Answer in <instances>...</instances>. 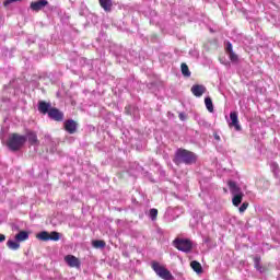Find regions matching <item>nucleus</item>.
I'll use <instances>...</instances> for the list:
<instances>
[{
    "label": "nucleus",
    "mask_w": 280,
    "mask_h": 280,
    "mask_svg": "<svg viewBox=\"0 0 280 280\" xmlns=\"http://www.w3.org/2000/svg\"><path fill=\"white\" fill-rule=\"evenodd\" d=\"M196 161H198V156L196 155V153L191 151H188L186 149H178L175 152V158H174L175 165H182V163H184V165H194Z\"/></svg>",
    "instance_id": "nucleus-1"
},
{
    "label": "nucleus",
    "mask_w": 280,
    "mask_h": 280,
    "mask_svg": "<svg viewBox=\"0 0 280 280\" xmlns=\"http://www.w3.org/2000/svg\"><path fill=\"white\" fill-rule=\"evenodd\" d=\"M27 141V137L21 136L19 133H12L9 137V140L7 142V145L11 152H19L23 145H25V142Z\"/></svg>",
    "instance_id": "nucleus-2"
},
{
    "label": "nucleus",
    "mask_w": 280,
    "mask_h": 280,
    "mask_svg": "<svg viewBox=\"0 0 280 280\" xmlns=\"http://www.w3.org/2000/svg\"><path fill=\"white\" fill-rule=\"evenodd\" d=\"M230 191L232 194V203L234 207H240L242 205V200L244 199V192L242 188L237 186L235 182H229Z\"/></svg>",
    "instance_id": "nucleus-3"
},
{
    "label": "nucleus",
    "mask_w": 280,
    "mask_h": 280,
    "mask_svg": "<svg viewBox=\"0 0 280 280\" xmlns=\"http://www.w3.org/2000/svg\"><path fill=\"white\" fill-rule=\"evenodd\" d=\"M152 269L154 270L155 275H158V277H160V279L163 280H174V276L172 275V271L168 270L167 268H165V266L153 261L151 264Z\"/></svg>",
    "instance_id": "nucleus-4"
},
{
    "label": "nucleus",
    "mask_w": 280,
    "mask_h": 280,
    "mask_svg": "<svg viewBox=\"0 0 280 280\" xmlns=\"http://www.w3.org/2000/svg\"><path fill=\"white\" fill-rule=\"evenodd\" d=\"M173 244L175 248L182 253H191V249L194 248V243L187 238H176Z\"/></svg>",
    "instance_id": "nucleus-5"
},
{
    "label": "nucleus",
    "mask_w": 280,
    "mask_h": 280,
    "mask_svg": "<svg viewBox=\"0 0 280 280\" xmlns=\"http://www.w3.org/2000/svg\"><path fill=\"white\" fill-rule=\"evenodd\" d=\"M37 240H40L42 242H58L60 240V233L52 231L47 232L43 231L37 234Z\"/></svg>",
    "instance_id": "nucleus-6"
},
{
    "label": "nucleus",
    "mask_w": 280,
    "mask_h": 280,
    "mask_svg": "<svg viewBox=\"0 0 280 280\" xmlns=\"http://www.w3.org/2000/svg\"><path fill=\"white\" fill-rule=\"evenodd\" d=\"M230 128H235L236 132L242 130V126L240 125V118L237 116V112L230 113V120H228Z\"/></svg>",
    "instance_id": "nucleus-7"
},
{
    "label": "nucleus",
    "mask_w": 280,
    "mask_h": 280,
    "mask_svg": "<svg viewBox=\"0 0 280 280\" xmlns=\"http://www.w3.org/2000/svg\"><path fill=\"white\" fill-rule=\"evenodd\" d=\"M49 119H52L54 121H62L65 119V114L60 112V109L56 107H51L48 112Z\"/></svg>",
    "instance_id": "nucleus-8"
},
{
    "label": "nucleus",
    "mask_w": 280,
    "mask_h": 280,
    "mask_svg": "<svg viewBox=\"0 0 280 280\" xmlns=\"http://www.w3.org/2000/svg\"><path fill=\"white\" fill-rule=\"evenodd\" d=\"M65 130L68 135H75L78 132V122L73 119H68L63 122Z\"/></svg>",
    "instance_id": "nucleus-9"
},
{
    "label": "nucleus",
    "mask_w": 280,
    "mask_h": 280,
    "mask_svg": "<svg viewBox=\"0 0 280 280\" xmlns=\"http://www.w3.org/2000/svg\"><path fill=\"white\" fill-rule=\"evenodd\" d=\"M65 261L70 268H80V266H82L80 259L73 255H67Z\"/></svg>",
    "instance_id": "nucleus-10"
},
{
    "label": "nucleus",
    "mask_w": 280,
    "mask_h": 280,
    "mask_svg": "<svg viewBox=\"0 0 280 280\" xmlns=\"http://www.w3.org/2000/svg\"><path fill=\"white\" fill-rule=\"evenodd\" d=\"M46 5H49V1L47 0L31 2V10H33V12H40V10H43V8H46Z\"/></svg>",
    "instance_id": "nucleus-11"
},
{
    "label": "nucleus",
    "mask_w": 280,
    "mask_h": 280,
    "mask_svg": "<svg viewBox=\"0 0 280 280\" xmlns=\"http://www.w3.org/2000/svg\"><path fill=\"white\" fill-rule=\"evenodd\" d=\"M207 92V88L205 85L195 84L191 86V93L195 95V97H202L205 93Z\"/></svg>",
    "instance_id": "nucleus-12"
},
{
    "label": "nucleus",
    "mask_w": 280,
    "mask_h": 280,
    "mask_svg": "<svg viewBox=\"0 0 280 280\" xmlns=\"http://www.w3.org/2000/svg\"><path fill=\"white\" fill-rule=\"evenodd\" d=\"M38 110L42 113V115H49V110H51V103L39 101Z\"/></svg>",
    "instance_id": "nucleus-13"
},
{
    "label": "nucleus",
    "mask_w": 280,
    "mask_h": 280,
    "mask_svg": "<svg viewBox=\"0 0 280 280\" xmlns=\"http://www.w3.org/2000/svg\"><path fill=\"white\" fill-rule=\"evenodd\" d=\"M25 137L30 145H38V136L36 135V132L28 131Z\"/></svg>",
    "instance_id": "nucleus-14"
},
{
    "label": "nucleus",
    "mask_w": 280,
    "mask_h": 280,
    "mask_svg": "<svg viewBox=\"0 0 280 280\" xmlns=\"http://www.w3.org/2000/svg\"><path fill=\"white\" fill-rule=\"evenodd\" d=\"M104 12H113V0H98Z\"/></svg>",
    "instance_id": "nucleus-15"
},
{
    "label": "nucleus",
    "mask_w": 280,
    "mask_h": 280,
    "mask_svg": "<svg viewBox=\"0 0 280 280\" xmlns=\"http://www.w3.org/2000/svg\"><path fill=\"white\" fill-rule=\"evenodd\" d=\"M15 240H16V242H20V243L30 240V232H27V231H20L15 235Z\"/></svg>",
    "instance_id": "nucleus-16"
},
{
    "label": "nucleus",
    "mask_w": 280,
    "mask_h": 280,
    "mask_svg": "<svg viewBox=\"0 0 280 280\" xmlns=\"http://www.w3.org/2000/svg\"><path fill=\"white\" fill-rule=\"evenodd\" d=\"M7 246L10 250H19L21 248V243L18 242L16 240H9L7 242Z\"/></svg>",
    "instance_id": "nucleus-17"
},
{
    "label": "nucleus",
    "mask_w": 280,
    "mask_h": 280,
    "mask_svg": "<svg viewBox=\"0 0 280 280\" xmlns=\"http://www.w3.org/2000/svg\"><path fill=\"white\" fill-rule=\"evenodd\" d=\"M254 268H256L258 272H264V267H261V257H254Z\"/></svg>",
    "instance_id": "nucleus-18"
},
{
    "label": "nucleus",
    "mask_w": 280,
    "mask_h": 280,
    "mask_svg": "<svg viewBox=\"0 0 280 280\" xmlns=\"http://www.w3.org/2000/svg\"><path fill=\"white\" fill-rule=\"evenodd\" d=\"M190 267L197 272V275H202V265H200V262L197 260H192L190 262Z\"/></svg>",
    "instance_id": "nucleus-19"
},
{
    "label": "nucleus",
    "mask_w": 280,
    "mask_h": 280,
    "mask_svg": "<svg viewBox=\"0 0 280 280\" xmlns=\"http://www.w3.org/2000/svg\"><path fill=\"white\" fill-rule=\"evenodd\" d=\"M180 69L184 78H191V71H189V66H187V63H182Z\"/></svg>",
    "instance_id": "nucleus-20"
},
{
    "label": "nucleus",
    "mask_w": 280,
    "mask_h": 280,
    "mask_svg": "<svg viewBox=\"0 0 280 280\" xmlns=\"http://www.w3.org/2000/svg\"><path fill=\"white\" fill-rule=\"evenodd\" d=\"M206 108L209 113H213V101L208 96L205 98Z\"/></svg>",
    "instance_id": "nucleus-21"
},
{
    "label": "nucleus",
    "mask_w": 280,
    "mask_h": 280,
    "mask_svg": "<svg viewBox=\"0 0 280 280\" xmlns=\"http://www.w3.org/2000/svg\"><path fill=\"white\" fill-rule=\"evenodd\" d=\"M158 215H159V210H156V208H152L149 210V218L150 220H152V222L156 220Z\"/></svg>",
    "instance_id": "nucleus-22"
},
{
    "label": "nucleus",
    "mask_w": 280,
    "mask_h": 280,
    "mask_svg": "<svg viewBox=\"0 0 280 280\" xmlns=\"http://www.w3.org/2000/svg\"><path fill=\"white\" fill-rule=\"evenodd\" d=\"M92 246L94 248H106V242L96 240L92 242Z\"/></svg>",
    "instance_id": "nucleus-23"
},
{
    "label": "nucleus",
    "mask_w": 280,
    "mask_h": 280,
    "mask_svg": "<svg viewBox=\"0 0 280 280\" xmlns=\"http://www.w3.org/2000/svg\"><path fill=\"white\" fill-rule=\"evenodd\" d=\"M228 56H229L231 62H237L240 60V58L237 57V54H235V51L228 52Z\"/></svg>",
    "instance_id": "nucleus-24"
},
{
    "label": "nucleus",
    "mask_w": 280,
    "mask_h": 280,
    "mask_svg": "<svg viewBox=\"0 0 280 280\" xmlns=\"http://www.w3.org/2000/svg\"><path fill=\"white\" fill-rule=\"evenodd\" d=\"M248 209V202H243L241 207L238 208L240 213H244Z\"/></svg>",
    "instance_id": "nucleus-25"
},
{
    "label": "nucleus",
    "mask_w": 280,
    "mask_h": 280,
    "mask_svg": "<svg viewBox=\"0 0 280 280\" xmlns=\"http://www.w3.org/2000/svg\"><path fill=\"white\" fill-rule=\"evenodd\" d=\"M270 167H271V170H272L273 173L277 174V172H279V164L272 162V163L270 164Z\"/></svg>",
    "instance_id": "nucleus-26"
},
{
    "label": "nucleus",
    "mask_w": 280,
    "mask_h": 280,
    "mask_svg": "<svg viewBox=\"0 0 280 280\" xmlns=\"http://www.w3.org/2000/svg\"><path fill=\"white\" fill-rule=\"evenodd\" d=\"M231 51H233V44H231V42H228V44H226V52L231 54Z\"/></svg>",
    "instance_id": "nucleus-27"
},
{
    "label": "nucleus",
    "mask_w": 280,
    "mask_h": 280,
    "mask_svg": "<svg viewBox=\"0 0 280 280\" xmlns=\"http://www.w3.org/2000/svg\"><path fill=\"white\" fill-rule=\"evenodd\" d=\"M179 119H180V121H185V119H186V116H185V114H183V113H179Z\"/></svg>",
    "instance_id": "nucleus-28"
},
{
    "label": "nucleus",
    "mask_w": 280,
    "mask_h": 280,
    "mask_svg": "<svg viewBox=\"0 0 280 280\" xmlns=\"http://www.w3.org/2000/svg\"><path fill=\"white\" fill-rule=\"evenodd\" d=\"M12 231H19V225H12Z\"/></svg>",
    "instance_id": "nucleus-29"
},
{
    "label": "nucleus",
    "mask_w": 280,
    "mask_h": 280,
    "mask_svg": "<svg viewBox=\"0 0 280 280\" xmlns=\"http://www.w3.org/2000/svg\"><path fill=\"white\" fill-rule=\"evenodd\" d=\"M214 139H215L217 141H220V136L214 135Z\"/></svg>",
    "instance_id": "nucleus-30"
},
{
    "label": "nucleus",
    "mask_w": 280,
    "mask_h": 280,
    "mask_svg": "<svg viewBox=\"0 0 280 280\" xmlns=\"http://www.w3.org/2000/svg\"><path fill=\"white\" fill-rule=\"evenodd\" d=\"M1 242H5V235H1Z\"/></svg>",
    "instance_id": "nucleus-31"
}]
</instances>
